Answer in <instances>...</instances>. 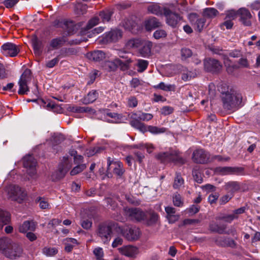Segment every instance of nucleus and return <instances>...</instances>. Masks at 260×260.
Wrapping results in <instances>:
<instances>
[{"label":"nucleus","instance_id":"393cba45","mask_svg":"<svg viewBox=\"0 0 260 260\" xmlns=\"http://www.w3.org/2000/svg\"><path fill=\"white\" fill-rule=\"evenodd\" d=\"M161 26V23L155 17H151L145 22V26L147 30H151Z\"/></svg>","mask_w":260,"mask_h":260},{"label":"nucleus","instance_id":"4be33fe9","mask_svg":"<svg viewBox=\"0 0 260 260\" xmlns=\"http://www.w3.org/2000/svg\"><path fill=\"white\" fill-rule=\"evenodd\" d=\"M122 37V32L119 30H113L106 34L105 36V40L108 42H115Z\"/></svg>","mask_w":260,"mask_h":260},{"label":"nucleus","instance_id":"c03bdc74","mask_svg":"<svg viewBox=\"0 0 260 260\" xmlns=\"http://www.w3.org/2000/svg\"><path fill=\"white\" fill-rule=\"evenodd\" d=\"M58 252V250L55 247H45L43 249V253L47 256H53Z\"/></svg>","mask_w":260,"mask_h":260},{"label":"nucleus","instance_id":"37998d69","mask_svg":"<svg viewBox=\"0 0 260 260\" xmlns=\"http://www.w3.org/2000/svg\"><path fill=\"white\" fill-rule=\"evenodd\" d=\"M32 42L35 53L37 55H39L41 52V42L36 37L32 39Z\"/></svg>","mask_w":260,"mask_h":260},{"label":"nucleus","instance_id":"4d7b16f0","mask_svg":"<svg viewBox=\"0 0 260 260\" xmlns=\"http://www.w3.org/2000/svg\"><path fill=\"white\" fill-rule=\"evenodd\" d=\"M239 66L235 68L238 69L239 68H248L249 67V64L247 59L245 58H241L238 60Z\"/></svg>","mask_w":260,"mask_h":260},{"label":"nucleus","instance_id":"5701e85b","mask_svg":"<svg viewBox=\"0 0 260 260\" xmlns=\"http://www.w3.org/2000/svg\"><path fill=\"white\" fill-rule=\"evenodd\" d=\"M131 118L132 120L130 121V124L132 127L139 130L143 133L147 131V126L145 124L141 122L139 119L133 116V114L131 116Z\"/></svg>","mask_w":260,"mask_h":260},{"label":"nucleus","instance_id":"f8f14e48","mask_svg":"<svg viewBox=\"0 0 260 260\" xmlns=\"http://www.w3.org/2000/svg\"><path fill=\"white\" fill-rule=\"evenodd\" d=\"M37 162L32 155H27L23 158V166L27 169V172L31 177H34L36 174L35 167Z\"/></svg>","mask_w":260,"mask_h":260},{"label":"nucleus","instance_id":"a878e982","mask_svg":"<svg viewBox=\"0 0 260 260\" xmlns=\"http://www.w3.org/2000/svg\"><path fill=\"white\" fill-rule=\"evenodd\" d=\"M165 211L167 213V218L170 223H174L177 221L179 216L175 214L176 210L173 207L168 206L165 208Z\"/></svg>","mask_w":260,"mask_h":260},{"label":"nucleus","instance_id":"0e129e2a","mask_svg":"<svg viewBox=\"0 0 260 260\" xmlns=\"http://www.w3.org/2000/svg\"><path fill=\"white\" fill-rule=\"evenodd\" d=\"M233 197V194H227L223 196L219 200V203L220 205H224L228 203L232 198Z\"/></svg>","mask_w":260,"mask_h":260},{"label":"nucleus","instance_id":"e433bc0d","mask_svg":"<svg viewBox=\"0 0 260 260\" xmlns=\"http://www.w3.org/2000/svg\"><path fill=\"white\" fill-rule=\"evenodd\" d=\"M184 184V179L180 173H176L174 178L173 187L175 189L179 188Z\"/></svg>","mask_w":260,"mask_h":260},{"label":"nucleus","instance_id":"de8ad7c7","mask_svg":"<svg viewBox=\"0 0 260 260\" xmlns=\"http://www.w3.org/2000/svg\"><path fill=\"white\" fill-rule=\"evenodd\" d=\"M64 42L65 40L63 37L56 38L51 41L50 45L53 48H56L61 45Z\"/></svg>","mask_w":260,"mask_h":260},{"label":"nucleus","instance_id":"13d9d810","mask_svg":"<svg viewBox=\"0 0 260 260\" xmlns=\"http://www.w3.org/2000/svg\"><path fill=\"white\" fill-rule=\"evenodd\" d=\"M99 22V19L97 17H94L91 19L86 25V29L88 30L92 28L95 25H97Z\"/></svg>","mask_w":260,"mask_h":260},{"label":"nucleus","instance_id":"b1692460","mask_svg":"<svg viewBox=\"0 0 260 260\" xmlns=\"http://www.w3.org/2000/svg\"><path fill=\"white\" fill-rule=\"evenodd\" d=\"M181 79L184 81H189L197 76V74L186 68L182 67L180 69Z\"/></svg>","mask_w":260,"mask_h":260},{"label":"nucleus","instance_id":"c756f323","mask_svg":"<svg viewBox=\"0 0 260 260\" xmlns=\"http://www.w3.org/2000/svg\"><path fill=\"white\" fill-rule=\"evenodd\" d=\"M158 219V216L157 213L151 212L149 214H146V217L144 221L148 225H152L155 224Z\"/></svg>","mask_w":260,"mask_h":260},{"label":"nucleus","instance_id":"a19ab883","mask_svg":"<svg viewBox=\"0 0 260 260\" xmlns=\"http://www.w3.org/2000/svg\"><path fill=\"white\" fill-rule=\"evenodd\" d=\"M155 89H159L164 91H172L175 89V86L171 84H166L164 82H160L159 84L154 85Z\"/></svg>","mask_w":260,"mask_h":260},{"label":"nucleus","instance_id":"603ef678","mask_svg":"<svg viewBox=\"0 0 260 260\" xmlns=\"http://www.w3.org/2000/svg\"><path fill=\"white\" fill-rule=\"evenodd\" d=\"M173 202L174 205L177 207H181L183 204L182 198L179 194H176L173 197Z\"/></svg>","mask_w":260,"mask_h":260},{"label":"nucleus","instance_id":"680f3d73","mask_svg":"<svg viewBox=\"0 0 260 260\" xmlns=\"http://www.w3.org/2000/svg\"><path fill=\"white\" fill-rule=\"evenodd\" d=\"M237 15H238V11L236 12L235 11L232 10L226 13L225 19H229L232 21L236 18Z\"/></svg>","mask_w":260,"mask_h":260},{"label":"nucleus","instance_id":"423d86ee","mask_svg":"<svg viewBox=\"0 0 260 260\" xmlns=\"http://www.w3.org/2000/svg\"><path fill=\"white\" fill-rule=\"evenodd\" d=\"M8 198L12 201L21 202L26 197V193L19 186L10 185L7 188Z\"/></svg>","mask_w":260,"mask_h":260},{"label":"nucleus","instance_id":"c85d7f7f","mask_svg":"<svg viewBox=\"0 0 260 260\" xmlns=\"http://www.w3.org/2000/svg\"><path fill=\"white\" fill-rule=\"evenodd\" d=\"M121 253L126 256L132 257L137 253L138 249L132 246H127L120 249Z\"/></svg>","mask_w":260,"mask_h":260},{"label":"nucleus","instance_id":"9d476101","mask_svg":"<svg viewBox=\"0 0 260 260\" xmlns=\"http://www.w3.org/2000/svg\"><path fill=\"white\" fill-rule=\"evenodd\" d=\"M121 233L128 241L137 240L140 236L139 229L133 226L123 227L121 230Z\"/></svg>","mask_w":260,"mask_h":260},{"label":"nucleus","instance_id":"ea45409f","mask_svg":"<svg viewBox=\"0 0 260 260\" xmlns=\"http://www.w3.org/2000/svg\"><path fill=\"white\" fill-rule=\"evenodd\" d=\"M218 13V11L213 8H207L204 9L203 15L204 16L212 18L215 17Z\"/></svg>","mask_w":260,"mask_h":260},{"label":"nucleus","instance_id":"49530a36","mask_svg":"<svg viewBox=\"0 0 260 260\" xmlns=\"http://www.w3.org/2000/svg\"><path fill=\"white\" fill-rule=\"evenodd\" d=\"M193 55L191 50L187 48H183L181 50V56L182 60H185Z\"/></svg>","mask_w":260,"mask_h":260},{"label":"nucleus","instance_id":"dca6fc26","mask_svg":"<svg viewBox=\"0 0 260 260\" xmlns=\"http://www.w3.org/2000/svg\"><path fill=\"white\" fill-rule=\"evenodd\" d=\"M188 18L195 29L199 31L203 29L206 22V19L204 18H199L196 14L192 13L188 15Z\"/></svg>","mask_w":260,"mask_h":260},{"label":"nucleus","instance_id":"20e7f679","mask_svg":"<svg viewBox=\"0 0 260 260\" xmlns=\"http://www.w3.org/2000/svg\"><path fill=\"white\" fill-rule=\"evenodd\" d=\"M156 158L163 163L173 162L175 164H183L185 162L177 151L172 149L158 153L156 155Z\"/></svg>","mask_w":260,"mask_h":260},{"label":"nucleus","instance_id":"bf43d9fd","mask_svg":"<svg viewBox=\"0 0 260 260\" xmlns=\"http://www.w3.org/2000/svg\"><path fill=\"white\" fill-rule=\"evenodd\" d=\"M93 254L95 257V259L104 257V253L103 250L101 247H96L93 251Z\"/></svg>","mask_w":260,"mask_h":260},{"label":"nucleus","instance_id":"412c9836","mask_svg":"<svg viewBox=\"0 0 260 260\" xmlns=\"http://www.w3.org/2000/svg\"><path fill=\"white\" fill-rule=\"evenodd\" d=\"M152 46L151 42L149 41H142L141 45L139 47V53L142 57H147L150 54Z\"/></svg>","mask_w":260,"mask_h":260},{"label":"nucleus","instance_id":"72a5a7b5","mask_svg":"<svg viewBox=\"0 0 260 260\" xmlns=\"http://www.w3.org/2000/svg\"><path fill=\"white\" fill-rule=\"evenodd\" d=\"M133 116L137 118L140 120L149 121L153 118V115L150 113H146L141 112L133 113Z\"/></svg>","mask_w":260,"mask_h":260},{"label":"nucleus","instance_id":"052dcab7","mask_svg":"<svg viewBox=\"0 0 260 260\" xmlns=\"http://www.w3.org/2000/svg\"><path fill=\"white\" fill-rule=\"evenodd\" d=\"M167 36V33L166 31L162 29H158L156 30L153 33V37L156 39H159L160 38H165Z\"/></svg>","mask_w":260,"mask_h":260},{"label":"nucleus","instance_id":"0eeeda50","mask_svg":"<svg viewBox=\"0 0 260 260\" xmlns=\"http://www.w3.org/2000/svg\"><path fill=\"white\" fill-rule=\"evenodd\" d=\"M31 71L29 69H26L21 75L18 81L19 89L18 91L19 94H27L29 91L28 83L31 80Z\"/></svg>","mask_w":260,"mask_h":260},{"label":"nucleus","instance_id":"7ed1b4c3","mask_svg":"<svg viewBox=\"0 0 260 260\" xmlns=\"http://www.w3.org/2000/svg\"><path fill=\"white\" fill-rule=\"evenodd\" d=\"M114 226V224L112 222H105L98 225L96 234L104 243H107L110 241Z\"/></svg>","mask_w":260,"mask_h":260},{"label":"nucleus","instance_id":"c9c22d12","mask_svg":"<svg viewBox=\"0 0 260 260\" xmlns=\"http://www.w3.org/2000/svg\"><path fill=\"white\" fill-rule=\"evenodd\" d=\"M148 11L156 15H161L162 11L160 7L157 4H151L147 7Z\"/></svg>","mask_w":260,"mask_h":260},{"label":"nucleus","instance_id":"5fc2aeb1","mask_svg":"<svg viewBox=\"0 0 260 260\" xmlns=\"http://www.w3.org/2000/svg\"><path fill=\"white\" fill-rule=\"evenodd\" d=\"M192 175L194 180L198 183H201L203 182V178L201 172L198 170L194 169L192 171Z\"/></svg>","mask_w":260,"mask_h":260},{"label":"nucleus","instance_id":"39448f33","mask_svg":"<svg viewBox=\"0 0 260 260\" xmlns=\"http://www.w3.org/2000/svg\"><path fill=\"white\" fill-rule=\"evenodd\" d=\"M71 167V163L68 157H63V162L59 165L58 170L51 175V179L52 181H55L63 178Z\"/></svg>","mask_w":260,"mask_h":260},{"label":"nucleus","instance_id":"6e6d98bb","mask_svg":"<svg viewBox=\"0 0 260 260\" xmlns=\"http://www.w3.org/2000/svg\"><path fill=\"white\" fill-rule=\"evenodd\" d=\"M102 150H103V148L102 147H94L88 150L86 152V154L88 157H90L95 154L101 152Z\"/></svg>","mask_w":260,"mask_h":260},{"label":"nucleus","instance_id":"ddd939ff","mask_svg":"<svg viewBox=\"0 0 260 260\" xmlns=\"http://www.w3.org/2000/svg\"><path fill=\"white\" fill-rule=\"evenodd\" d=\"M204 64L205 69L208 72H217L222 68V65L220 62L213 58H209L205 59Z\"/></svg>","mask_w":260,"mask_h":260},{"label":"nucleus","instance_id":"09e8293b","mask_svg":"<svg viewBox=\"0 0 260 260\" xmlns=\"http://www.w3.org/2000/svg\"><path fill=\"white\" fill-rule=\"evenodd\" d=\"M111 15L112 13L108 10L101 12L100 13V16L104 22H108L111 19Z\"/></svg>","mask_w":260,"mask_h":260},{"label":"nucleus","instance_id":"f257e3e1","mask_svg":"<svg viewBox=\"0 0 260 260\" xmlns=\"http://www.w3.org/2000/svg\"><path fill=\"white\" fill-rule=\"evenodd\" d=\"M0 251L7 257L15 259L22 256L23 250L18 243H14L8 238L0 239Z\"/></svg>","mask_w":260,"mask_h":260},{"label":"nucleus","instance_id":"4468645a","mask_svg":"<svg viewBox=\"0 0 260 260\" xmlns=\"http://www.w3.org/2000/svg\"><path fill=\"white\" fill-rule=\"evenodd\" d=\"M3 53L6 56H15L19 52L18 46L12 43H6L2 46Z\"/></svg>","mask_w":260,"mask_h":260},{"label":"nucleus","instance_id":"2f4dec72","mask_svg":"<svg viewBox=\"0 0 260 260\" xmlns=\"http://www.w3.org/2000/svg\"><path fill=\"white\" fill-rule=\"evenodd\" d=\"M31 101L32 102H37L42 107L46 108L47 109H54L55 108V105L54 103L49 100H47L45 101L43 99H39V100H33Z\"/></svg>","mask_w":260,"mask_h":260},{"label":"nucleus","instance_id":"a211bd4d","mask_svg":"<svg viewBox=\"0 0 260 260\" xmlns=\"http://www.w3.org/2000/svg\"><path fill=\"white\" fill-rule=\"evenodd\" d=\"M238 15L240 16L241 21L246 26L251 25L250 19L252 17L249 11L246 8H242L238 11Z\"/></svg>","mask_w":260,"mask_h":260},{"label":"nucleus","instance_id":"6ab92c4d","mask_svg":"<svg viewBox=\"0 0 260 260\" xmlns=\"http://www.w3.org/2000/svg\"><path fill=\"white\" fill-rule=\"evenodd\" d=\"M245 207H242L233 211V213L230 214L226 215L221 217L220 219L224 220L227 222H231L233 220L237 219L239 218V215L243 214L245 211Z\"/></svg>","mask_w":260,"mask_h":260},{"label":"nucleus","instance_id":"e2e57ef3","mask_svg":"<svg viewBox=\"0 0 260 260\" xmlns=\"http://www.w3.org/2000/svg\"><path fill=\"white\" fill-rule=\"evenodd\" d=\"M19 0H5L3 2L4 5L7 8H11L15 6Z\"/></svg>","mask_w":260,"mask_h":260},{"label":"nucleus","instance_id":"bb28decb","mask_svg":"<svg viewBox=\"0 0 260 260\" xmlns=\"http://www.w3.org/2000/svg\"><path fill=\"white\" fill-rule=\"evenodd\" d=\"M240 188V184L236 181H230L227 182L225 185V189L229 193L232 194L238 191Z\"/></svg>","mask_w":260,"mask_h":260},{"label":"nucleus","instance_id":"3c124183","mask_svg":"<svg viewBox=\"0 0 260 260\" xmlns=\"http://www.w3.org/2000/svg\"><path fill=\"white\" fill-rule=\"evenodd\" d=\"M135 23L131 20L127 19L123 21V26L125 29L131 31L135 27Z\"/></svg>","mask_w":260,"mask_h":260},{"label":"nucleus","instance_id":"79ce46f5","mask_svg":"<svg viewBox=\"0 0 260 260\" xmlns=\"http://www.w3.org/2000/svg\"><path fill=\"white\" fill-rule=\"evenodd\" d=\"M142 41L140 39H132L129 40L126 46L128 48H138L140 47Z\"/></svg>","mask_w":260,"mask_h":260},{"label":"nucleus","instance_id":"cd10ccee","mask_svg":"<svg viewBox=\"0 0 260 260\" xmlns=\"http://www.w3.org/2000/svg\"><path fill=\"white\" fill-rule=\"evenodd\" d=\"M36 224L32 221H25L19 228V231L21 233H26L28 231H35Z\"/></svg>","mask_w":260,"mask_h":260},{"label":"nucleus","instance_id":"4c0bfd02","mask_svg":"<svg viewBox=\"0 0 260 260\" xmlns=\"http://www.w3.org/2000/svg\"><path fill=\"white\" fill-rule=\"evenodd\" d=\"M147 131H149L151 134L156 135L165 133L167 131V128L165 127H159L155 126L149 125L147 127Z\"/></svg>","mask_w":260,"mask_h":260},{"label":"nucleus","instance_id":"9b49d317","mask_svg":"<svg viewBox=\"0 0 260 260\" xmlns=\"http://www.w3.org/2000/svg\"><path fill=\"white\" fill-rule=\"evenodd\" d=\"M164 13L166 17L167 23L172 27H177L181 20V17L177 14L172 12L170 10L165 8Z\"/></svg>","mask_w":260,"mask_h":260},{"label":"nucleus","instance_id":"58836bf2","mask_svg":"<svg viewBox=\"0 0 260 260\" xmlns=\"http://www.w3.org/2000/svg\"><path fill=\"white\" fill-rule=\"evenodd\" d=\"M210 229L212 232H216L221 234L224 233L225 226L224 225H219L215 222H212L210 224Z\"/></svg>","mask_w":260,"mask_h":260},{"label":"nucleus","instance_id":"f03ea898","mask_svg":"<svg viewBox=\"0 0 260 260\" xmlns=\"http://www.w3.org/2000/svg\"><path fill=\"white\" fill-rule=\"evenodd\" d=\"M221 99L223 107L227 111L233 112L241 106L242 95L234 89H231L229 93L221 96Z\"/></svg>","mask_w":260,"mask_h":260},{"label":"nucleus","instance_id":"1a4fd4ad","mask_svg":"<svg viewBox=\"0 0 260 260\" xmlns=\"http://www.w3.org/2000/svg\"><path fill=\"white\" fill-rule=\"evenodd\" d=\"M124 211V215L132 220L140 222L144 220L146 217V214L140 208H125Z\"/></svg>","mask_w":260,"mask_h":260},{"label":"nucleus","instance_id":"6e6552de","mask_svg":"<svg viewBox=\"0 0 260 260\" xmlns=\"http://www.w3.org/2000/svg\"><path fill=\"white\" fill-rule=\"evenodd\" d=\"M107 165L106 175L109 178L112 177V173L110 172L111 170H113L114 174L119 177H121L124 172L123 164L120 161L111 160L110 157L108 158Z\"/></svg>","mask_w":260,"mask_h":260},{"label":"nucleus","instance_id":"2eb2a0df","mask_svg":"<svg viewBox=\"0 0 260 260\" xmlns=\"http://www.w3.org/2000/svg\"><path fill=\"white\" fill-rule=\"evenodd\" d=\"M192 158L193 161L196 163L205 164L208 161L209 155L204 150L198 149L193 152Z\"/></svg>","mask_w":260,"mask_h":260},{"label":"nucleus","instance_id":"7c9ffc66","mask_svg":"<svg viewBox=\"0 0 260 260\" xmlns=\"http://www.w3.org/2000/svg\"><path fill=\"white\" fill-rule=\"evenodd\" d=\"M98 95V92L96 90H92L84 97L83 102L85 104L92 103L96 100Z\"/></svg>","mask_w":260,"mask_h":260},{"label":"nucleus","instance_id":"338daca9","mask_svg":"<svg viewBox=\"0 0 260 260\" xmlns=\"http://www.w3.org/2000/svg\"><path fill=\"white\" fill-rule=\"evenodd\" d=\"M174 109L170 106H164L161 110V113L164 115H168L173 113Z\"/></svg>","mask_w":260,"mask_h":260},{"label":"nucleus","instance_id":"69168bd1","mask_svg":"<svg viewBox=\"0 0 260 260\" xmlns=\"http://www.w3.org/2000/svg\"><path fill=\"white\" fill-rule=\"evenodd\" d=\"M131 62V61L127 60L126 62H124L122 60L117 59L115 60V63L117 65L119 66L123 70H127L128 68V63Z\"/></svg>","mask_w":260,"mask_h":260},{"label":"nucleus","instance_id":"f704fd0d","mask_svg":"<svg viewBox=\"0 0 260 260\" xmlns=\"http://www.w3.org/2000/svg\"><path fill=\"white\" fill-rule=\"evenodd\" d=\"M149 62L147 60L139 59L137 60V62L135 66L138 68L137 71L139 73H142L148 67Z\"/></svg>","mask_w":260,"mask_h":260},{"label":"nucleus","instance_id":"774afa93","mask_svg":"<svg viewBox=\"0 0 260 260\" xmlns=\"http://www.w3.org/2000/svg\"><path fill=\"white\" fill-rule=\"evenodd\" d=\"M138 101L136 98L134 96L130 97L128 100V105L130 107H135L137 106Z\"/></svg>","mask_w":260,"mask_h":260},{"label":"nucleus","instance_id":"473e14b6","mask_svg":"<svg viewBox=\"0 0 260 260\" xmlns=\"http://www.w3.org/2000/svg\"><path fill=\"white\" fill-rule=\"evenodd\" d=\"M10 220V214L0 209V228H2L4 225L9 223Z\"/></svg>","mask_w":260,"mask_h":260},{"label":"nucleus","instance_id":"a18cd8bd","mask_svg":"<svg viewBox=\"0 0 260 260\" xmlns=\"http://www.w3.org/2000/svg\"><path fill=\"white\" fill-rule=\"evenodd\" d=\"M105 115L113 119L111 121L112 122H117L118 121L121 119L122 117L121 115L117 114V113L110 112L109 110H106Z\"/></svg>","mask_w":260,"mask_h":260},{"label":"nucleus","instance_id":"aec40b11","mask_svg":"<svg viewBox=\"0 0 260 260\" xmlns=\"http://www.w3.org/2000/svg\"><path fill=\"white\" fill-rule=\"evenodd\" d=\"M87 58L95 62H100L106 57V54L102 50H94L87 54Z\"/></svg>","mask_w":260,"mask_h":260},{"label":"nucleus","instance_id":"8fccbe9b","mask_svg":"<svg viewBox=\"0 0 260 260\" xmlns=\"http://www.w3.org/2000/svg\"><path fill=\"white\" fill-rule=\"evenodd\" d=\"M86 168V166L84 164H81L77 165L76 167H74L72 170L71 171L70 174L72 176L75 175L82 171H83Z\"/></svg>","mask_w":260,"mask_h":260},{"label":"nucleus","instance_id":"864d4df0","mask_svg":"<svg viewBox=\"0 0 260 260\" xmlns=\"http://www.w3.org/2000/svg\"><path fill=\"white\" fill-rule=\"evenodd\" d=\"M231 89L232 88H230L226 83H221L218 87V90L221 92V96L229 93Z\"/></svg>","mask_w":260,"mask_h":260},{"label":"nucleus","instance_id":"f3484780","mask_svg":"<svg viewBox=\"0 0 260 260\" xmlns=\"http://www.w3.org/2000/svg\"><path fill=\"white\" fill-rule=\"evenodd\" d=\"M218 172L222 175H242L243 173V168L242 167H220L218 169Z\"/></svg>","mask_w":260,"mask_h":260}]
</instances>
